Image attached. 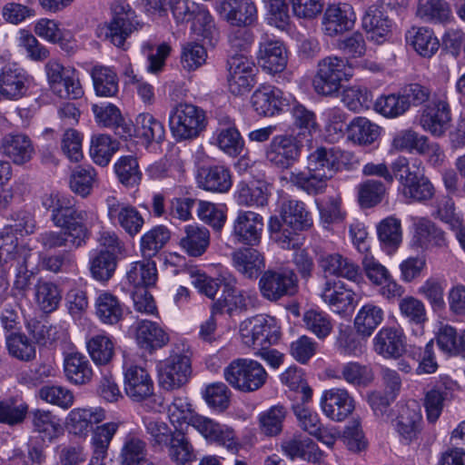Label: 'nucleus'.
<instances>
[{
    "instance_id": "nucleus-30",
    "label": "nucleus",
    "mask_w": 465,
    "mask_h": 465,
    "mask_svg": "<svg viewBox=\"0 0 465 465\" xmlns=\"http://www.w3.org/2000/svg\"><path fill=\"white\" fill-rule=\"evenodd\" d=\"M2 152L14 163L22 165L28 163L35 154L31 139L24 134H8L2 139Z\"/></svg>"
},
{
    "instance_id": "nucleus-33",
    "label": "nucleus",
    "mask_w": 465,
    "mask_h": 465,
    "mask_svg": "<svg viewBox=\"0 0 465 465\" xmlns=\"http://www.w3.org/2000/svg\"><path fill=\"white\" fill-rule=\"evenodd\" d=\"M361 26L369 39L382 43L391 31V23L381 7L371 5L362 16Z\"/></svg>"
},
{
    "instance_id": "nucleus-25",
    "label": "nucleus",
    "mask_w": 465,
    "mask_h": 465,
    "mask_svg": "<svg viewBox=\"0 0 465 465\" xmlns=\"http://www.w3.org/2000/svg\"><path fill=\"white\" fill-rule=\"evenodd\" d=\"M320 296L323 302L336 313L353 307L355 293L346 284L335 279H327L322 287Z\"/></svg>"
},
{
    "instance_id": "nucleus-1",
    "label": "nucleus",
    "mask_w": 465,
    "mask_h": 465,
    "mask_svg": "<svg viewBox=\"0 0 465 465\" xmlns=\"http://www.w3.org/2000/svg\"><path fill=\"white\" fill-rule=\"evenodd\" d=\"M341 156L334 147L316 148L308 155L305 170L291 173V183L309 195L323 193L328 181L339 169Z\"/></svg>"
},
{
    "instance_id": "nucleus-9",
    "label": "nucleus",
    "mask_w": 465,
    "mask_h": 465,
    "mask_svg": "<svg viewBox=\"0 0 465 465\" xmlns=\"http://www.w3.org/2000/svg\"><path fill=\"white\" fill-rule=\"evenodd\" d=\"M124 368L125 392L133 401H148L158 406L164 404V398L154 393L153 381L145 368L133 363H125Z\"/></svg>"
},
{
    "instance_id": "nucleus-6",
    "label": "nucleus",
    "mask_w": 465,
    "mask_h": 465,
    "mask_svg": "<svg viewBox=\"0 0 465 465\" xmlns=\"http://www.w3.org/2000/svg\"><path fill=\"white\" fill-rule=\"evenodd\" d=\"M96 222L97 220L65 221L64 225H55L63 231L41 232L37 237V242L46 251L61 247L79 248L90 237V229Z\"/></svg>"
},
{
    "instance_id": "nucleus-10",
    "label": "nucleus",
    "mask_w": 465,
    "mask_h": 465,
    "mask_svg": "<svg viewBox=\"0 0 465 465\" xmlns=\"http://www.w3.org/2000/svg\"><path fill=\"white\" fill-rule=\"evenodd\" d=\"M42 206L51 212V221L54 225H64L65 221L98 220L95 212L79 209L75 206V199L71 195L59 193H46L42 196Z\"/></svg>"
},
{
    "instance_id": "nucleus-60",
    "label": "nucleus",
    "mask_w": 465,
    "mask_h": 465,
    "mask_svg": "<svg viewBox=\"0 0 465 465\" xmlns=\"http://www.w3.org/2000/svg\"><path fill=\"white\" fill-rule=\"evenodd\" d=\"M27 331L39 345H52L64 335V330L60 325L46 324L37 320L27 322Z\"/></svg>"
},
{
    "instance_id": "nucleus-26",
    "label": "nucleus",
    "mask_w": 465,
    "mask_h": 465,
    "mask_svg": "<svg viewBox=\"0 0 465 465\" xmlns=\"http://www.w3.org/2000/svg\"><path fill=\"white\" fill-rule=\"evenodd\" d=\"M191 373V360L187 355H171L160 372V383L166 390L183 385Z\"/></svg>"
},
{
    "instance_id": "nucleus-63",
    "label": "nucleus",
    "mask_w": 465,
    "mask_h": 465,
    "mask_svg": "<svg viewBox=\"0 0 465 465\" xmlns=\"http://www.w3.org/2000/svg\"><path fill=\"white\" fill-rule=\"evenodd\" d=\"M302 321L305 328L320 340L328 337L333 329L330 315L317 310H308L303 313Z\"/></svg>"
},
{
    "instance_id": "nucleus-7",
    "label": "nucleus",
    "mask_w": 465,
    "mask_h": 465,
    "mask_svg": "<svg viewBox=\"0 0 465 465\" xmlns=\"http://www.w3.org/2000/svg\"><path fill=\"white\" fill-rule=\"evenodd\" d=\"M242 342L254 349H266L276 344L281 338L277 320L270 315L260 314L241 323Z\"/></svg>"
},
{
    "instance_id": "nucleus-14",
    "label": "nucleus",
    "mask_w": 465,
    "mask_h": 465,
    "mask_svg": "<svg viewBox=\"0 0 465 465\" xmlns=\"http://www.w3.org/2000/svg\"><path fill=\"white\" fill-rule=\"evenodd\" d=\"M105 204L109 221L122 228L128 236L134 238L142 232L145 221L135 206L113 195L105 199Z\"/></svg>"
},
{
    "instance_id": "nucleus-18",
    "label": "nucleus",
    "mask_w": 465,
    "mask_h": 465,
    "mask_svg": "<svg viewBox=\"0 0 465 465\" xmlns=\"http://www.w3.org/2000/svg\"><path fill=\"white\" fill-rule=\"evenodd\" d=\"M317 262L326 280L329 279V276L344 278L353 282L361 279L360 266L351 259L338 252L322 253L319 255Z\"/></svg>"
},
{
    "instance_id": "nucleus-47",
    "label": "nucleus",
    "mask_w": 465,
    "mask_h": 465,
    "mask_svg": "<svg viewBox=\"0 0 465 465\" xmlns=\"http://www.w3.org/2000/svg\"><path fill=\"white\" fill-rule=\"evenodd\" d=\"M212 143L219 147L230 156H238L242 153L244 141L233 124L220 126L213 133Z\"/></svg>"
},
{
    "instance_id": "nucleus-53",
    "label": "nucleus",
    "mask_w": 465,
    "mask_h": 465,
    "mask_svg": "<svg viewBox=\"0 0 465 465\" xmlns=\"http://www.w3.org/2000/svg\"><path fill=\"white\" fill-rule=\"evenodd\" d=\"M146 460V442L133 434L126 435L119 454L120 465H140Z\"/></svg>"
},
{
    "instance_id": "nucleus-41",
    "label": "nucleus",
    "mask_w": 465,
    "mask_h": 465,
    "mask_svg": "<svg viewBox=\"0 0 465 465\" xmlns=\"http://www.w3.org/2000/svg\"><path fill=\"white\" fill-rule=\"evenodd\" d=\"M191 33L197 38L215 45L220 38V31L208 8L202 5L192 18Z\"/></svg>"
},
{
    "instance_id": "nucleus-23",
    "label": "nucleus",
    "mask_w": 465,
    "mask_h": 465,
    "mask_svg": "<svg viewBox=\"0 0 465 465\" xmlns=\"http://www.w3.org/2000/svg\"><path fill=\"white\" fill-rule=\"evenodd\" d=\"M196 181L199 188L214 193H228L232 185L231 171L223 164L199 167Z\"/></svg>"
},
{
    "instance_id": "nucleus-46",
    "label": "nucleus",
    "mask_w": 465,
    "mask_h": 465,
    "mask_svg": "<svg viewBox=\"0 0 465 465\" xmlns=\"http://www.w3.org/2000/svg\"><path fill=\"white\" fill-rule=\"evenodd\" d=\"M416 15L426 23L446 24L451 19V9L445 0H418Z\"/></svg>"
},
{
    "instance_id": "nucleus-17",
    "label": "nucleus",
    "mask_w": 465,
    "mask_h": 465,
    "mask_svg": "<svg viewBox=\"0 0 465 465\" xmlns=\"http://www.w3.org/2000/svg\"><path fill=\"white\" fill-rule=\"evenodd\" d=\"M230 92L242 95L255 84L254 64L244 54H232L227 61Z\"/></svg>"
},
{
    "instance_id": "nucleus-39",
    "label": "nucleus",
    "mask_w": 465,
    "mask_h": 465,
    "mask_svg": "<svg viewBox=\"0 0 465 465\" xmlns=\"http://www.w3.org/2000/svg\"><path fill=\"white\" fill-rule=\"evenodd\" d=\"M136 341L142 349L152 352L164 346L169 336L158 323L143 320L137 323Z\"/></svg>"
},
{
    "instance_id": "nucleus-29",
    "label": "nucleus",
    "mask_w": 465,
    "mask_h": 465,
    "mask_svg": "<svg viewBox=\"0 0 465 465\" xmlns=\"http://www.w3.org/2000/svg\"><path fill=\"white\" fill-rule=\"evenodd\" d=\"M119 425L120 422H107L97 427L91 440L92 456L88 465H113L108 449Z\"/></svg>"
},
{
    "instance_id": "nucleus-15",
    "label": "nucleus",
    "mask_w": 465,
    "mask_h": 465,
    "mask_svg": "<svg viewBox=\"0 0 465 465\" xmlns=\"http://www.w3.org/2000/svg\"><path fill=\"white\" fill-rule=\"evenodd\" d=\"M263 218L252 211H239L232 225L231 238L236 244L258 246L263 232Z\"/></svg>"
},
{
    "instance_id": "nucleus-62",
    "label": "nucleus",
    "mask_w": 465,
    "mask_h": 465,
    "mask_svg": "<svg viewBox=\"0 0 465 465\" xmlns=\"http://www.w3.org/2000/svg\"><path fill=\"white\" fill-rule=\"evenodd\" d=\"M200 432L207 439L225 446L230 450H238V442L235 440L232 430L223 428L221 424L206 418Z\"/></svg>"
},
{
    "instance_id": "nucleus-21",
    "label": "nucleus",
    "mask_w": 465,
    "mask_h": 465,
    "mask_svg": "<svg viewBox=\"0 0 465 465\" xmlns=\"http://www.w3.org/2000/svg\"><path fill=\"white\" fill-rule=\"evenodd\" d=\"M252 110L262 117H272L279 114L285 105L282 92L271 84H261L250 99Z\"/></svg>"
},
{
    "instance_id": "nucleus-48",
    "label": "nucleus",
    "mask_w": 465,
    "mask_h": 465,
    "mask_svg": "<svg viewBox=\"0 0 465 465\" xmlns=\"http://www.w3.org/2000/svg\"><path fill=\"white\" fill-rule=\"evenodd\" d=\"M348 139L360 145L373 143L381 134V127L365 117H355L346 125Z\"/></svg>"
},
{
    "instance_id": "nucleus-49",
    "label": "nucleus",
    "mask_w": 465,
    "mask_h": 465,
    "mask_svg": "<svg viewBox=\"0 0 465 465\" xmlns=\"http://www.w3.org/2000/svg\"><path fill=\"white\" fill-rule=\"evenodd\" d=\"M171 232L164 225H156L143 233L140 239V252L143 258L151 259L170 241Z\"/></svg>"
},
{
    "instance_id": "nucleus-31",
    "label": "nucleus",
    "mask_w": 465,
    "mask_h": 465,
    "mask_svg": "<svg viewBox=\"0 0 465 465\" xmlns=\"http://www.w3.org/2000/svg\"><path fill=\"white\" fill-rule=\"evenodd\" d=\"M281 222L294 231H306L312 225L311 213L306 209L303 202L290 199L282 203Z\"/></svg>"
},
{
    "instance_id": "nucleus-61",
    "label": "nucleus",
    "mask_w": 465,
    "mask_h": 465,
    "mask_svg": "<svg viewBox=\"0 0 465 465\" xmlns=\"http://www.w3.org/2000/svg\"><path fill=\"white\" fill-rule=\"evenodd\" d=\"M379 240L389 252L396 250L401 242V221L394 217L383 219L377 227Z\"/></svg>"
},
{
    "instance_id": "nucleus-57",
    "label": "nucleus",
    "mask_w": 465,
    "mask_h": 465,
    "mask_svg": "<svg viewBox=\"0 0 465 465\" xmlns=\"http://www.w3.org/2000/svg\"><path fill=\"white\" fill-rule=\"evenodd\" d=\"M134 130L136 135L143 138L147 143H161L165 135L163 124L148 113L137 115Z\"/></svg>"
},
{
    "instance_id": "nucleus-37",
    "label": "nucleus",
    "mask_w": 465,
    "mask_h": 465,
    "mask_svg": "<svg viewBox=\"0 0 465 465\" xmlns=\"http://www.w3.org/2000/svg\"><path fill=\"white\" fill-rule=\"evenodd\" d=\"M66 379L75 385H84L93 378L92 365L87 357L80 352H70L64 360Z\"/></svg>"
},
{
    "instance_id": "nucleus-19",
    "label": "nucleus",
    "mask_w": 465,
    "mask_h": 465,
    "mask_svg": "<svg viewBox=\"0 0 465 465\" xmlns=\"http://www.w3.org/2000/svg\"><path fill=\"white\" fill-rule=\"evenodd\" d=\"M355 21L356 15L351 5H331L322 17V30L326 35L336 36L351 30Z\"/></svg>"
},
{
    "instance_id": "nucleus-44",
    "label": "nucleus",
    "mask_w": 465,
    "mask_h": 465,
    "mask_svg": "<svg viewBox=\"0 0 465 465\" xmlns=\"http://www.w3.org/2000/svg\"><path fill=\"white\" fill-rule=\"evenodd\" d=\"M31 256V250L25 245L19 244L15 234L5 230L0 233V264L8 262L26 263Z\"/></svg>"
},
{
    "instance_id": "nucleus-27",
    "label": "nucleus",
    "mask_w": 465,
    "mask_h": 465,
    "mask_svg": "<svg viewBox=\"0 0 465 465\" xmlns=\"http://www.w3.org/2000/svg\"><path fill=\"white\" fill-rule=\"evenodd\" d=\"M218 12L232 26H249L256 19V6L251 0H223Z\"/></svg>"
},
{
    "instance_id": "nucleus-24",
    "label": "nucleus",
    "mask_w": 465,
    "mask_h": 465,
    "mask_svg": "<svg viewBox=\"0 0 465 465\" xmlns=\"http://www.w3.org/2000/svg\"><path fill=\"white\" fill-rule=\"evenodd\" d=\"M449 104L440 99H432L423 109L420 118L421 127L432 135L441 136L449 127Z\"/></svg>"
},
{
    "instance_id": "nucleus-51",
    "label": "nucleus",
    "mask_w": 465,
    "mask_h": 465,
    "mask_svg": "<svg viewBox=\"0 0 465 465\" xmlns=\"http://www.w3.org/2000/svg\"><path fill=\"white\" fill-rule=\"evenodd\" d=\"M118 149L119 143L108 134H94L91 138L90 156L97 165L107 166Z\"/></svg>"
},
{
    "instance_id": "nucleus-5",
    "label": "nucleus",
    "mask_w": 465,
    "mask_h": 465,
    "mask_svg": "<svg viewBox=\"0 0 465 465\" xmlns=\"http://www.w3.org/2000/svg\"><path fill=\"white\" fill-rule=\"evenodd\" d=\"M223 376L232 387L242 392L258 391L268 379V373L260 362L245 358L231 361L224 368Z\"/></svg>"
},
{
    "instance_id": "nucleus-4",
    "label": "nucleus",
    "mask_w": 465,
    "mask_h": 465,
    "mask_svg": "<svg viewBox=\"0 0 465 465\" xmlns=\"http://www.w3.org/2000/svg\"><path fill=\"white\" fill-rule=\"evenodd\" d=\"M207 124L205 111L191 103H178L169 113L170 130L178 141L197 138Z\"/></svg>"
},
{
    "instance_id": "nucleus-50",
    "label": "nucleus",
    "mask_w": 465,
    "mask_h": 465,
    "mask_svg": "<svg viewBox=\"0 0 465 465\" xmlns=\"http://www.w3.org/2000/svg\"><path fill=\"white\" fill-rule=\"evenodd\" d=\"M383 310L373 303L363 305L354 319V327L359 335L370 337L374 330L382 322Z\"/></svg>"
},
{
    "instance_id": "nucleus-35",
    "label": "nucleus",
    "mask_w": 465,
    "mask_h": 465,
    "mask_svg": "<svg viewBox=\"0 0 465 465\" xmlns=\"http://www.w3.org/2000/svg\"><path fill=\"white\" fill-rule=\"evenodd\" d=\"M104 419L103 409H73L65 420V427L70 433L85 436L94 424Z\"/></svg>"
},
{
    "instance_id": "nucleus-22",
    "label": "nucleus",
    "mask_w": 465,
    "mask_h": 465,
    "mask_svg": "<svg viewBox=\"0 0 465 465\" xmlns=\"http://www.w3.org/2000/svg\"><path fill=\"white\" fill-rule=\"evenodd\" d=\"M405 334L401 328L382 327L372 340L373 351L385 359H398L405 352Z\"/></svg>"
},
{
    "instance_id": "nucleus-16",
    "label": "nucleus",
    "mask_w": 465,
    "mask_h": 465,
    "mask_svg": "<svg viewBox=\"0 0 465 465\" xmlns=\"http://www.w3.org/2000/svg\"><path fill=\"white\" fill-rule=\"evenodd\" d=\"M302 146L292 135L274 136L265 148V159L273 167L286 170L300 158Z\"/></svg>"
},
{
    "instance_id": "nucleus-58",
    "label": "nucleus",
    "mask_w": 465,
    "mask_h": 465,
    "mask_svg": "<svg viewBox=\"0 0 465 465\" xmlns=\"http://www.w3.org/2000/svg\"><path fill=\"white\" fill-rule=\"evenodd\" d=\"M281 381L289 389L296 392V398L302 404H307L312 398V390L303 378L302 370L290 367L281 374Z\"/></svg>"
},
{
    "instance_id": "nucleus-20",
    "label": "nucleus",
    "mask_w": 465,
    "mask_h": 465,
    "mask_svg": "<svg viewBox=\"0 0 465 465\" xmlns=\"http://www.w3.org/2000/svg\"><path fill=\"white\" fill-rule=\"evenodd\" d=\"M258 62L270 74L282 72L287 65V51L283 44L263 35L259 44Z\"/></svg>"
},
{
    "instance_id": "nucleus-38",
    "label": "nucleus",
    "mask_w": 465,
    "mask_h": 465,
    "mask_svg": "<svg viewBox=\"0 0 465 465\" xmlns=\"http://www.w3.org/2000/svg\"><path fill=\"white\" fill-rule=\"evenodd\" d=\"M93 113L96 121L104 127L114 130L115 134L121 138L126 139L132 134V126L125 123L120 110L114 104L106 105L93 104Z\"/></svg>"
},
{
    "instance_id": "nucleus-34",
    "label": "nucleus",
    "mask_w": 465,
    "mask_h": 465,
    "mask_svg": "<svg viewBox=\"0 0 465 465\" xmlns=\"http://www.w3.org/2000/svg\"><path fill=\"white\" fill-rule=\"evenodd\" d=\"M179 245L191 257L202 256L210 245V232L202 225H186Z\"/></svg>"
},
{
    "instance_id": "nucleus-45",
    "label": "nucleus",
    "mask_w": 465,
    "mask_h": 465,
    "mask_svg": "<svg viewBox=\"0 0 465 465\" xmlns=\"http://www.w3.org/2000/svg\"><path fill=\"white\" fill-rule=\"evenodd\" d=\"M90 74L96 95L114 97L118 94L119 78L113 68L104 65H94Z\"/></svg>"
},
{
    "instance_id": "nucleus-52",
    "label": "nucleus",
    "mask_w": 465,
    "mask_h": 465,
    "mask_svg": "<svg viewBox=\"0 0 465 465\" xmlns=\"http://www.w3.org/2000/svg\"><path fill=\"white\" fill-rule=\"evenodd\" d=\"M62 299L58 286L48 281L39 280L35 285V301L45 313L57 310Z\"/></svg>"
},
{
    "instance_id": "nucleus-8",
    "label": "nucleus",
    "mask_w": 465,
    "mask_h": 465,
    "mask_svg": "<svg viewBox=\"0 0 465 465\" xmlns=\"http://www.w3.org/2000/svg\"><path fill=\"white\" fill-rule=\"evenodd\" d=\"M352 76V68L347 60L338 56H327L318 63V71L313 78L314 91L322 95L337 93L342 81Z\"/></svg>"
},
{
    "instance_id": "nucleus-36",
    "label": "nucleus",
    "mask_w": 465,
    "mask_h": 465,
    "mask_svg": "<svg viewBox=\"0 0 465 465\" xmlns=\"http://www.w3.org/2000/svg\"><path fill=\"white\" fill-rule=\"evenodd\" d=\"M232 261L233 267L249 279L257 278L265 266L263 256L254 248L237 249L232 253Z\"/></svg>"
},
{
    "instance_id": "nucleus-12",
    "label": "nucleus",
    "mask_w": 465,
    "mask_h": 465,
    "mask_svg": "<svg viewBox=\"0 0 465 465\" xmlns=\"http://www.w3.org/2000/svg\"><path fill=\"white\" fill-rule=\"evenodd\" d=\"M238 281L232 275L223 277V293L213 305V314L226 312L230 316L246 312L253 305L254 295L237 287Z\"/></svg>"
},
{
    "instance_id": "nucleus-64",
    "label": "nucleus",
    "mask_w": 465,
    "mask_h": 465,
    "mask_svg": "<svg viewBox=\"0 0 465 465\" xmlns=\"http://www.w3.org/2000/svg\"><path fill=\"white\" fill-rule=\"evenodd\" d=\"M34 426L43 440L51 441L63 431L60 420L52 415L51 411L40 409L35 412Z\"/></svg>"
},
{
    "instance_id": "nucleus-42",
    "label": "nucleus",
    "mask_w": 465,
    "mask_h": 465,
    "mask_svg": "<svg viewBox=\"0 0 465 465\" xmlns=\"http://www.w3.org/2000/svg\"><path fill=\"white\" fill-rule=\"evenodd\" d=\"M95 314L103 323L114 325L123 320L124 305L117 296L103 292L95 300Z\"/></svg>"
},
{
    "instance_id": "nucleus-13",
    "label": "nucleus",
    "mask_w": 465,
    "mask_h": 465,
    "mask_svg": "<svg viewBox=\"0 0 465 465\" xmlns=\"http://www.w3.org/2000/svg\"><path fill=\"white\" fill-rule=\"evenodd\" d=\"M297 282V276L292 269L267 270L260 278L259 289L264 299L277 302L284 296L293 295Z\"/></svg>"
},
{
    "instance_id": "nucleus-55",
    "label": "nucleus",
    "mask_w": 465,
    "mask_h": 465,
    "mask_svg": "<svg viewBox=\"0 0 465 465\" xmlns=\"http://www.w3.org/2000/svg\"><path fill=\"white\" fill-rule=\"evenodd\" d=\"M334 377L354 386L367 387L374 381V371L370 365L349 361L342 364L340 375Z\"/></svg>"
},
{
    "instance_id": "nucleus-43",
    "label": "nucleus",
    "mask_w": 465,
    "mask_h": 465,
    "mask_svg": "<svg viewBox=\"0 0 465 465\" xmlns=\"http://www.w3.org/2000/svg\"><path fill=\"white\" fill-rule=\"evenodd\" d=\"M399 310L401 315L409 323L417 327V330H413L412 333L417 337L423 336V325L428 322L427 309L424 302L414 296L408 295L400 300Z\"/></svg>"
},
{
    "instance_id": "nucleus-11",
    "label": "nucleus",
    "mask_w": 465,
    "mask_h": 465,
    "mask_svg": "<svg viewBox=\"0 0 465 465\" xmlns=\"http://www.w3.org/2000/svg\"><path fill=\"white\" fill-rule=\"evenodd\" d=\"M51 89L61 98L78 99L84 95L77 72L64 67L59 61L50 59L45 65Z\"/></svg>"
},
{
    "instance_id": "nucleus-2",
    "label": "nucleus",
    "mask_w": 465,
    "mask_h": 465,
    "mask_svg": "<svg viewBox=\"0 0 465 465\" xmlns=\"http://www.w3.org/2000/svg\"><path fill=\"white\" fill-rule=\"evenodd\" d=\"M392 168L400 183L399 191L408 203H425L432 199L435 189L420 160L410 164L406 157L399 156L393 161Z\"/></svg>"
},
{
    "instance_id": "nucleus-59",
    "label": "nucleus",
    "mask_w": 465,
    "mask_h": 465,
    "mask_svg": "<svg viewBox=\"0 0 465 465\" xmlns=\"http://www.w3.org/2000/svg\"><path fill=\"white\" fill-rule=\"evenodd\" d=\"M11 223L5 230L21 237L34 234L37 229V222L34 212L29 208H19L10 213Z\"/></svg>"
},
{
    "instance_id": "nucleus-3",
    "label": "nucleus",
    "mask_w": 465,
    "mask_h": 465,
    "mask_svg": "<svg viewBox=\"0 0 465 465\" xmlns=\"http://www.w3.org/2000/svg\"><path fill=\"white\" fill-rule=\"evenodd\" d=\"M135 11L125 2H115L112 5V18L102 23L95 29V35L114 46L126 49L127 38L139 28Z\"/></svg>"
},
{
    "instance_id": "nucleus-40",
    "label": "nucleus",
    "mask_w": 465,
    "mask_h": 465,
    "mask_svg": "<svg viewBox=\"0 0 465 465\" xmlns=\"http://www.w3.org/2000/svg\"><path fill=\"white\" fill-rule=\"evenodd\" d=\"M406 41L422 57L430 58L440 47V42L432 29L413 26L406 33Z\"/></svg>"
},
{
    "instance_id": "nucleus-28",
    "label": "nucleus",
    "mask_w": 465,
    "mask_h": 465,
    "mask_svg": "<svg viewBox=\"0 0 465 465\" xmlns=\"http://www.w3.org/2000/svg\"><path fill=\"white\" fill-rule=\"evenodd\" d=\"M32 77L22 68L6 66L0 74V94L7 99L18 100L25 95Z\"/></svg>"
},
{
    "instance_id": "nucleus-54",
    "label": "nucleus",
    "mask_w": 465,
    "mask_h": 465,
    "mask_svg": "<svg viewBox=\"0 0 465 465\" xmlns=\"http://www.w3.org/2000/svg\"><path fill=\"white\" fill-rule=\"evenodd\" d=\"M128 282L137 289L147 288L155 284L157 269L154 262H135L131 264L126 274Z\"/></svg>"
},
{
    "instance_id": "nucleus-32",
    "label": "nucleus",
    "mask_w": 465,
    "mask_h": 465,
    "mask_svg": "<svg viewBox=\"0 0 465 465\" xmlns=\"http://www.w3.org/2000/svg\"><path fill=\"white\" fill-rule=\"evenodd\" d=\"M415 243L425 250L443 249L448 245L444 232L427 218H416L413 223Z\"/></svg>"
},
{
    "instance_id": "nucleus-56",
    "label": "nucleus",
    "mask_w": 465,
    "mask_h": 465,
    "mask_svg": "<svg viewBox=\"0 0 465 465\" xmlns=\"http://www.w3.org/2000/svg\"><path fill=\"white\" fill-rule=\"evenodd\" d=\"M114 173L120 183L125 187L137 186L143 177L138 161L132 155L120 157L114 165Z\"/></svg>"
}]
</instances>
